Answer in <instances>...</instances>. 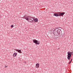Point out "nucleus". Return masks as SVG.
<instances>
[{
	"label": "nucleus",
	"mask_w": 73,
	"mask_h": 73,
	"mask_svg": "<svg viewBox=\"0 0 73 73\" xmlns=\"http://www.w3.org/2000/svg\"><path fill=\"white\" fill-rule=\"evenodd\" d=\"M54 35L56 37H58L62 35V31L61 29L58 28H55L53 31Z\"/></svg>",
	"instance_id": "obj_1"
},
{
	"label": "nucleus",
	"mask_w": 73,
	"mask_h": 73,
	"mask_svg": "<svg viewBox=\"0 0 73 73\" xmlns=\"http://www.w3.org/2000/svg\"><path fill=\"white\" fill-rule=\"evenodd\" d=\"M23 19H25L29 22H33V21L34 19L33 18H31V17L29 16H27V15H25L23 17Z\"/></svg>",
	"instance_id": "obj_2"
},
{
	"label": "nucleus",
	"mask_w": 73,
	"mask_h": 73,
	"mask_svg": "<svg viewBox=\"0 0 73 73\" xmlns=\"http://www.w3.org/2000/svg\"><path fill=\"white\" fill-rule=\"evenodd\" d=\"M65 13H61L59 12L57 13V14L54 13L53 16L56 17L62 16L63 17L64 15L65 14Z\"/></svg>",
	"instance_id": "obj_3"
},
{
	"label": "nucleus",
	"mask_w": 73,
	"mask_h": 73,
	"mask_svg": "<svg viewBox=\"0 0 73 73\" xmlns=\"http://www.w3.org/2000/svg\"><path fill=\"white\" fill-rule=\"evenodd\" d=\"M73 54V52H68V59L69 60H70V57H71V54Z\"/></svg>",
	"instance_id": "obj_4"
},
{
	"label": "nucleus",
	"mask_w": 73,
	"mask_h": 73,
	"mask_svg": "<svg viewBox=\"0 0 73 73\" xmlns=\"http://www.w3.org/2000/svg\"><path fill=\"white\" fill-rule=\"evenodd\" d=\"M33 43H35L36 45H39L40 44V42L39 41H38L36 39H33Z\"/></svg>",
	"instance_id": "obj_5"
},
{
	"label": "nucleus",
	"mask_w": 73,
	"mask_h": 73,
	"mask_svg": "<svg viewBox=\"0 0 73 73\" xmlns=\"http://www.w3.org/2000/svg\"><path fill=\"white\" fill-rule=\"evenodd\" d=\"M15 50L16 51H17V52H18L19 53H22L21 51V50H18V49H15Z\"/></svg>",
	"instance_id": "obj_6"
},
{
	"label": "nucleus",
	"mask_w": 73,
	"mask_h": 73,
	"mask_svg": "<svg viewBox=\"0 0 73 73\" xmlns=\"http://www.w3.org/2000/svg\"><path fill=\"white\" fill-rule=\"evenodd\" d=\"M17 52H15L13 54V57H15L17 56Z\"/></svg>",
	"instance_id": "obj_7"
},
{
	"label": "nucleus",
	"mask_w": 73,
	"mask_h": 73,
	"mask_svg": "<svg viewBox=\"0 0 73 73\" xmlns=\"http://www.w3.org/2000/svg\"><path fill=\"white\" fill-rule=\"evenodd\" d=\"M39 63H37L36 64V68H39Z\"/></svg>",
	"instance_id": "obj_8"
},
{
	"label": "nucleus",
	"mask_w": 73,
	"mask_h": 73,
	"mask_svg": "<svg viewBox=\"0 0 73 73\" xmlns=\"http://www.w3.org/2000/svg\"><path fill=\"white\" fill-rule=\"evenodd\" d=\"M34 21L35 22H37V21H38V19L37 18H35L34 19Z\"/></svg>",
	"instance_id": "obj_9"
},
{
	"label": "nucleus",
	"mask_w": 73,
	"mask_h": 73,
	"mask_svg": "<svg viewBox=\"0 0 73 73\" xmlns=\"http://www.w3.org/2000/svg\"><path fill=\"white\" fill-rule=\"evenodd\" d=\"M11 28H13L14 27V25H12L11 26Z\"/></svg>",
	"instance_id": "obj_10"
},
{
	"label": "nucleus",
	"mask_w": 73,
	"mask_h": 73,
	"mask_svg": "<svg viewBox=\"0 0 73 73\" xmlns=\"http://www.w3.org/2000/svg\"><path fill=\"white\" fill-rule=\"evenodd\" d=\"M72 60H71V61H70V62H69V64H70V63H71V62H72Z\"/></svg>",
	"instance_id": "obj_11"
},
{
	"label": "nucleus",
	"mask_w": 73,
	"mask_h": 73,
	"mask_svg": "<svg viewBox=\"0 0 73 73\" xmlns=\"http://www.w3.org/2000/svg\"><path fill=\"white\" fill-rule=\"evenodd\" d=\"M1 15L0 14V18L1 17Z\"/></svg>",
	"instance_id": "obj_12"
},
{
	"label": "nucleus",
	"mask_w": 73,
	"mask_h": 73,
	"mask_svg": "<svg viewBox=\"0 0 73 73\" xmlns=\"http://www.w3.org/2000/svg\"><path fill=\"white\" fill-rule=\"evenodd\" d=\"M5 68H7V66H5Z\"/></svg>",
	"instance_id": "obj_13"
},
{
	"label": "nucleus",
	"mask_w": 73,
	"mask_h": 73,
	"mask_svg": "<svg viewBox=\"0 0 73 73\" xmlns=\"http://www.w3.org/2000/svg\"><path fill=\"white\" fill-rule=\"evenodd\" d=\"M71 61H72V59H71Z\"/></svg>",
	"instance_id": "obj_14"
},
{
	"label": "nucleus",
	"mask_w": 73,
	"mask_h": 73,
	"mask_svg": "<svg viewBox=\"0 0 73 73\" xmlns=\"http://www.w3.org/2000/svg\"><path fill=\"white\" fill-rule=\"evenodd\" d=\"M27 63V62H25V63Z\"/></svg>",
	"instance_id": "obj_15"
},
{
	"label": "nucleus",
	"mask_w": 73,
	"mask_h": 73,
	"mask_svg": "<svg viewBox=\"0 0 73 73\" xmlns=\"http://www.w3.org/2000/svg\"><path fill=\"white\" fill-rule=\"evenodd\" d=\"M72 1H73V0H72Z\"/></svg>",
	"instance_id": "obj_16"
},
{
	"label": "nucleus",
	"mask_w": 73,
	"mask_h": 73,
	"mask_svg": "<svg viewBox=\"0 0 73 73\" xmlns=\"http://www.w3.org/2000/svg\"><path fill=\"white\" fill-rule=\"evenodd\" d=\"M0 1H1V0H0Z\"/></svg>",
	"instance_id": "obj_17"
}]
</instances>
